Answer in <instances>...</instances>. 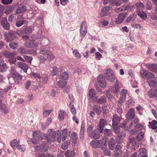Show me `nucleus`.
I'll return each instance as SVG.
<instances>
[{
    "instance_id": "1",
    "label": "nucleus",
    "mask_w": 157,
    "mask_h": 157,
    "mask_svg": "<svg viewBox=\"0 0 157 157\" xmlns=\"http://www.w3.org/2000/svg\"><path fill=\"white\" fill-rule=\"evenodd\" d=\"M105 75L106 79L111 82H114L116 78L115 71L110 69H108L105 71Z\"/></svg>"
},
{
    "instance_id": "2",
    "label": "nucleus",
    "mask_w": 157,
    "mask_h": 157,
    "mask_svg": "<svg viewBox=\"0 0 157 157\" xmlns=\"http://www.w3.org/2000/svg\"><path fill=\"white\" fill-rule=\"evenodd\" d=\"M47 134L45 137L48 142L51 143L56 141V132L55 131L52 129H50L48 130Z\"/></svg>"
},
{
    "instance_id": "3",
    "label": "nucleus",
    "mask_w": 157,
    "mask_h": 157,
    "mask_svg": "<svg viewBox=\"0 0 157 157\" xmlns=\"http://www.w3.org/2000/svg\"><path fill=\"white\" fill-rule=\"evenodd\" d=\"M140 75L143 78L147 79V82L148 81V80L153 79L155 77L153 74L146 70L141 71Z\"/></svg>"
},
{
    "instance_id": "4",
    "label": "nucleus",
    "mask_w": 157,
    "mask_h": 157,
    "mask_svg": "<svg viewBox=\"0 0 157 157\" xmlns=\"http://www.w3.org/2000/svg\"><path fill=\"white\" fill-rule=\"evenodd\" d=\"M40 53L44 55L46 57V59L49 61H51L55 58L53 55L47 49L42 48H41L40 52Z\"/></svg>"
},
{
    "instance_id": "5",
    "label": "nucleus",
    "mask_w": 157,
    "mask_h": 157,
    "mask_svg": "<svg viewBox=\"0 0 157 157\" xmlns=\"http://www.w3.org/2000/svg\"><path fill=\"white\" fill-rule=\"evenodd\" d=\"M86 23L85 21L82 22L80 26V36L82 37L81 40H82L83 38L85 36L87 33Z\"/></svg>"
},
{
    "instance_id": "6",
    "label": "nucleus",
    "mask_w": 157,
    "mask_h": 157,
    "mask_svg": "<svg viewBox=\"0 0 157 157\" xmlns=\"http://www.w3.org/2000/svg\"><path fill=\"white\" fill-rule=\"evenodd\" d=\"M4 36L5 40L8 42L13 40L16 37L14 34V32L12 31H10L8 33H5Z\"/></svg>"
},
{
    "instance_id": "7",
    "label": "nucleus",
    "mask_w": 157,
    "mask_h": 157,
    "mask_svg": "<svg viewBox=\"0 0 157 157\" xmlns=\"http://www.w3.org/2000/svg\"><path fill=\"white\" fill-rule=\"evenodd\" d=\"M34 148L36 151H46L48 149L47 145L45 142L39 146H35Z\"/></svg>"
},
{
    "instance_id": "8",
    "label": "nucleus",
    "mask_w": 157,
    "mask_h": 157,
    "mask_svg": "<svg viewBox=\"0 0 157 157\" xmlns=\"http://www.w3.org/2000/svg\"><path fill=\"white\" fill-rule=\"evenodd\" d=\"M90 146L94 148H99L102 146V141L101 140H93L90 143Z\"/></svg>"
},
{
    "instance_id": "9",
    "label": "nucleus",
    "mask_w": 157,
    "mask_h": 157,
    "mask_svg": "<svg viewBox=\"0 0 157 157\" xmlns=\"http://www.w3.org/2000/svg\"><path fill=\"white\" fill-rule=\"evenodd\" d=\"M98 84L102 88H105L106 87V83L105 78L103 77V75L99 76L98 78Z\"/></svg>"
},
{
    "instance_id": "10",
    "label": "nucleus",
    "mask_w": 157,
    "mask_h": 157,
    "mask_svg": "<svg viewBox=\"0 0 157 157\" xmlns=\"http://www.w3.org/2000/svg\"><path fill=\"white\" fill-rule=\"evenodd\" d=\"M123 119L119 117L117 114H115L113 116L112 118L113 124V125H118L122 122Z\"/></svg>"
},
{
    "instance_id": "11",
    "label": "nucleus",
    "mask_w": 157,
    "mask_h": 157,
    "mask_svg": "<svg viewBox=\"0 0 157 157\" xmlns=\"http://www.w3.org/2000/svg\"><path fill=\"white\" fill-rule=\"evenodd\" d=\"M121 147L119 145H116L114 151V157H120L122 154V151L121 150Z\"/></svg>"
},
{
    "instance_id": "12",
    "label": "nucleus",
    "mask_w": 157,
    "mask_h": 157,
    "mask_svg": "<svg viewBox=\"0 0 157 157\" xmlns=\"http://www.w3.org/2000/svg\"><path fill=\"white\" fill-rule=\"evenodd\" d=\"M1 25L3 27L7 30H9L10 25L6 18L2 17L1 20Z\"/></svg>"
},
{
    "instance_id": "13",
    "label": "nucleus",
    "mask_w": 157,
    "mask_h": 157,
    "mask_svg": "<svg viewBox=\"0 0 157 157\" xmlns=\"http://www.w3.org/2000/svg\"><path fill=\"white\" fill-rule=\"evenodd\" d=\"M16 65L18 67L23 69L25 72H26L28 67L26 64L21 62H18L16 63Z\"/></svg>"
},
{
    "instance_id": "14",
    "label": "nucleus",
    "mask_w": 157,
    "mask_h": 157,
    "mask_svg": "<svg viewBox=\"0 0 157 157\" xmlns=\"http://www.w3.org/2000/svg\"><path fill=\"white\" fill-rule=\"evenodd\" d=\"M27 10L26 6L22 5L18 7L15 11V14H18L25 12Z\"/></svg>"
},
{
    "instance_id": "15",
    "label": "nucleus",
    "mask_w": 157,
    "mask_h": 157,
    "mask_svg": "<svg viewBox=\"0 0 157 157\" xmlns=\"http://www.w3.org/2000/svg\"><path fill=\"white\" fill-rule=\"evenodd\" d=\"M126 116L127 120H130L133 119L134 117V109L131 108L129 109Z\"/></svg>"
},
{
    "instance_id": "16",
    "label": "nucleus",
    "mask_w": 157,
    "mask_h": 157,
    "mask_svg": "<svg viewBox=\"0 0 157 157\" xmlns=\"http://www.w3.org/2000/svg\"><path fill=\"white\" fill-rule=\"evenodd\" d=\"M125 19V15L123 13H119L115 20V22L117 24L121 23Z\"/></svg>"
},
{
    "instance_id": "17",
    "label": "nucleus",
    "mask_w": 157,
    "mask_h": 157,
    "mask_svg": "<svg viewBox=\"0 0 157 157\" xmlns=\"http://www.w3.org/2000/svg\"><path fill=\"white\" fill-rule=\"evenodd\" d=\"M136 142L135 138H134L131 136L129 137L128 141V144L129 145L131 144H132V148L133 151L136 150V149L134 147V144H136Z\"/></svg>"
},
{
    "instance_id": "18",
    "label": "nucleus",
    "mask_w": 157,
    "mask_h": 157,
    "mask_svg": "<svg viewBox=\"0 0 157 157\" xmlns=\"http://www.w3.org/2000/svg\"><path fill=\"white\" fill-rule=\"evenodd\" d=\"M116 144V142L114 139L111 138L109 140L108 143V145L109 149L110 150H113Z\"/></svg>"
},
{
    "instance_id": "19",
    "label": "nucleus",
    "mask_w": 157,
    "mask_h": 157,
    "mask_svg": "<svg viewBox=\"0 0 157 157\" xmlns=\"http://www.w3.org/2000/svg\"><path fill=\"white\" fill-rule=\"evenodd\" d=\"M149 86L151 87H154L157 86V79L155 77L150 80H148L147 82Z\"/></svg>"
},
{
    "instance_id": "20",
    "label": "nucleus",
    "mask_w": 157,
    "mask_h": 157,
    "mask_svg": "<svg viewBox=\"0 0 157 157\" xmlns=\"http://www.w3.org/2000/svg\"><path fill=\"white\" fill-rule=\"evenodd\" d=\"M7 70V66L2 60H0V71L4 72Z\"/></svg>"
},
{
    "instance_id": "21",
    "label": "nucleus",
    "mask_w": 157,
    "mask_h": 157,
    "mask_svg": "<svg viewBox=\"0 0 157 157\" xmlns=\"http://www.w3.org/2000/svg\"><path fill=\"white\" fill-rule=\"evenodd\" d=\"M89 97L91 100H95L96 98L95 92L93 89H90L89 92Z\"/></svg>"
},
{
    "instance_id": "22",
    "label": "nucleus",
    "mask_w": 157,
    "mask_h": 157,
    "mask_svg": "<svg viewBox=\"0 0 157 157\" xmlns=\"http://www.w3.org/2000/svg\"><path fill=\"white\" fill-rule=\"evenodd\" d=\"M89 135L90 137L93 139H99L100 138L98 132L96 131L95 129Z\"/></svg>"
},
{
    "instance_id": "23",
    "label": "nucleus",
    "mask_w": 157,
    "mask_h": 157,
    "mask_svg": "<svg viewBox=\"0 0 157 157\" xmlns=\"http://www.w3.org/2000/svg\"><path fill=\"white\" fill-rule=\"evenodd\" d=\"M99 131L100 133L102 132L105 126V121L104 119H101L99 121Z\"/></svg>"
},
{
    "instance_id": "24",
    "label": "nucleus",
    "mask_w": 157,
    "mask_h": 157,
    "mask_svg": "<svg viewBox=\"0 0 157 157\" xmlns=\"http://www.w3.org/2000/svg\"><path fill=\"white\" fill-rule=\"evenodd\" d=\"M33 137H36L40 140H41L42 139V135L38 131H35L33 132Z\"/></svg>"
},
{
    "instance_id": "25",
    "label": "nucleus",
    "mask_w": 157,
    "mask_h": 157,
    "mask_svg": "<svg viewBox=\"0 0 157 157\" xmlns=\"http://www.w3.org/2000/svg\"><path fill=\"white\" fill-rule=\"evenodd\" d=\"M95 101L99 104H105L106 102V98L105 96H101L100 98H96Z\"/></svg>"
},
{
    "instance_id": "26",
    "label": "nucleus",
    "mask_w": 157,
    "mask_h": 157,
    "mask_svg": "<svg viewBox=\"0 0 157 157\" xmlns=\"http://www.w3.org/2000/svg\"><path fill=\"white\" fill-rule=\"evenodd\" d=\"M25 47L29 48H33L36 46V44L33 41L27 42L24 44Z\"/></svg>"
},
{
    "instance_id": "27",
    "label": "nucleus",
    "mask_w": 157,
    "mask_h": 157,
    "mask_svg": "<svg viewBox=\"0 0 157 157\" xmlns=\"http://www.w3.org/2000/svg\"><path fill=\"white\" fill-rule=\"evenodd\" d=\"M147 68L150 70L155 72L156 71L157 64H150L147 66Z\"/></svg>"
},
{
    "instance_id": "28",
    "label": "nucleus",
    "mask_w": 157,
    "mask_h": 157,
    "mask_svg": "<svg viewBox=\"0 0 157 157\" xmlns=\"http://www.w3.org/2000/svg\"><path fill=\"white\" fill-rule=\"evenodd\" d=\"M111 8H112V7L110 6H107L103 8L101 11L103 14H101V16H103L104 15H105V14L109 11Z\"/></svg>"
},
{
    "instance_id": "29",
    "label": "nucleus",
    "mask_w": 157,
    "mask_h": 157,
    "mask_svg": "<svg viewBox=\"0 0 157 157\" xmlns=\"http://www.w3.org/2000/svg\"><path fill=\"white\" fill-rule=\"evenodd\" d=\"M10 48L13 49H15L18 46V43L17 42H10L9 43Z\"/></svg>"
},
{
    "instance_id": "30",
    "label": "nucleus",
    "mask_w": 157,
    "mask_h": 157,
    "mask_svg": "<svg viewBox=\"0 0 157 157\" xmlns=\"http://www.w3.org/2000/svg\"><path fill=\"white\" fill-rule=\"evenodd\" d=\"M3 54L4 56L8 58H12L14 57L13 53L6 51L3 52Z\"/></svg>"
},
{
    "instance_id": "31",
    "label": "nucleus",
    "mask_w": 157,
    "mask_h": 157,
    "mask_svg": "<svg viewBox=\"0 0 157 157\" xmlns=\"http://www.w3.org/2000/svg\"><path fill=\"white\" fill-rule=\"evenodd\" d=\"M75 155V152L72 151L67 150L65 153V155L66 157H73Z\"/></svg>"
},
{
    "instance_id": "32",
    "label": "nucleus",
    "mask_w": 157,
    "mask_h": 157,
    "mask_svg": "<svg viewBox=\"0 0 157 157\" xmlns=\"http://www.w3.org/2000/svg\"><path fill=\"white\" fill-rule=\"evenodd\" d=\"M135 6L136 7L138 12L142 10L144 8V5L143 3L141 2H137L136 3Z\"/></svg>"
},
{
    "instance_id": "33",
    "label": "nucleus",
    "mask_w": 157,
    "mask_h": 157,
    "mask_svg": "<svg viewBox=\"0 0 157 157\" xmlns=\"http://www.w3.org/2000/svg\"><path fill=\"white\" fill-rule=\"evenodd\" d=\"M58 118L60 120H63L66 114L65 111H60L58 112Z\"/></svg>"
},
{
    "instance_id": "34",
    "label": "nucleus",
    "mask_w": 157,
    "mask_h": 157,
    "mask_svg": "<svg viewBox=\"0 0 157 157\" xmlns=\"http://www.w3.org/2000/svg\"><path fill=\"white\" fill-rule=\"evenodd\" d=\"M149 127L152 129H156L157 128V121L155 120H153L151 122H149Z\"/></svg>"
},
{
    "instance_id": "35",
    "label": "nucleus",
    "mask_w": 157,
    "mask_h": 157,
    "mask_svg": "<svg viewBox=\"0 0 157 157\" xmlns=\"http://www.w3.org/2000/svg\"><path fill=\"white\" fill-rule=\"evenodd\" d=\"M124 107L123 105H117L116 106V111L117 113L120 116L123 112V108Z\"/></svg>"
},
{
    "instance_id": "36",
    "label": "nucleus",
    "mask_w": 157,
    "mask_h": 157,
    "mask_svg": "<svg viewBox=\"0 0 157 157\" xmlns=\"http://www.w3.org/2000/svg\"><path fill=\"white\" fill-rule=\"evenodd\" d=\"M110 4L113 6H119L121 5V3L119 2L118 0H110Z\"/></svg>"
},
{
    "instance_id": "37",
    "label": "nucleus",
    "mask_w": 157,
    "mask_h": 157,
    "mask_svg": "<svg viewBox=\"0 0 157 157\" xmlns=\"http://www.w3.org/2000/svg\"><path fill=\"white\" fill-rule=\"evenodd\" d=\"M155 90H151L148 92V95L150 97L154 98L157 97V94Z\"/></svg>"
},
{
    "instance_id": "38",
    "label": "nucleus",
    "mask_w": 157,
    "mask_h": 157,
    "mask_svg": "<svg viewBox=\"0 0 157 157\" xmlns=\"http://www.w3.org/2000/svg\"><path fill=\"white\" fill-rule=\"evenodd\" d=\"M147 154L146 150L144 148H142L139 150V153L138 154L139 157H141L142 155H145Z\"/></svg>"
},
{
    "instance_id": "39",
    "label": "nucleus",
    "mask_w": 157,
    "mask_h": 157,
    "mask_svg": "<svg viewBox=\"0 0 157 157\" xmlns=\"http://www.w3.org/2000/svg\"><path fill=\"white\" fill-rule=\"evenodd\" d=\"M56 141L58 142H60L62 139V135L61 132L60 130H58L56 131Z\"/></svg>"
},
{
    "instance_id": "40",
    "label": "nucleus",
    "mask_w": 157,
    "mask_h": 157,
    "mask_svg": "<svg viewBox=\"0 0 157 157\" xmlns=\"http://www.w3.org/2000/svg\"><path fill=\"white\" fill-rule=\"evenodd\" d=\"M62 140L63 141L65 140L67 138V136L68 132L67 129H65L62 131Z\"/></svg>"
},
{
    "instance_id": "41",
    "label": "nucleus",
    "mask_w": 157,
    "mask_h": 157,
    "mask_svg": "<svg viewBox=\"0 0 157 157\" xmlns=\"http://www.w3.org/2000/svg\"><path fill=\"white\" fill-rule=\"evenodd\" d=\"M18 52L21 54H27L28 51L24 47H20L17 50Z\"/></svg>"
},
{
    "instance_id": "42",
    "label": "nucleus",
    "mask_w": 157,
    "mask_h": 157,
    "mask_svg": "<svg viewBox=\"0 0 157 157\" xmlns=\"http://www.w3.org/2000/svg\"><path fill=\"white\" fill-rule=\"evenodd\" d=\"M138 15L142 19H147V16L145 13L143 11H140L138 12Z\"/></svg>"
},
{
    "instance_id": "43",
    "label": "nucleus",
    "mask_w": 157,
    "mask_h": 157,
    "mask_svg": "<svg viewBox=\"0 0 157 157\" xmlns=\"http://www.w3.org/2000/svg\"><path fill=\"white\" fill-rule=\"evenodd\" d=\"M136 15L135 14H133L129 16L126 19L127 22H129L135 20Z\"/></svg>"
},
{
    "instance_id": "44",
    "label": "nucleus",
    "mask_w": 157,
    "mask_h": 157,
    "mask_svg": "<svg viewBox=\"0 0 157 157\" xmlns=\"http://www.w3.org/2000/svg\"><path fill=\"white\" fill-rule=\"evenodd\" d=\"M26 21L25 20H18L16 23V26L19 27L22 25L26 23Z\"/></svg>"
},
{
    "instance_id": "45",
    "label": "nucleus",
    "mask_w": 157,
    "mask_h": 157,
    "mask_svg": "<svg viewBox=\"0 0 157 157\" xmlns=\"http://www.w3.org/2000/svg\"><path fill=\"white\" fill-rule=\"evenodd\" d=\"M144 132H141L138 133L136 137V140L138 141H140L142 140L144 137Z\"/></svg>"
},
{
    "instance_id": "46",
    "label": "nucleus",
    "mask_w": 157,
    "mask_h": 157,
    "mask_svg": "<svg viewBox=\"0 0 157 157\" xmlns=\"http://www.w3.org/2000/svg\"><path fill=\"white\" fill-rule=\"evenodd\" d=\"M12 76L13 78L15 79L21 80L22 79V76L20 75L18 72L14 74Z\"/></svg>"
},
{
    "instance_id": "47",
    "label": "nucleus",
    "mask_w": 157,
    "mask_h": 157,
    "mask_svg": "<svg viewBox=\"0 0 157 157\" xmlns=\"http://www.w3.org/2000/svg\"><path fill=\"white\" fill-rule=\"evenodd\" d=\"M68 76L67 73L66 72H64L60 75V78L61 79L65 80L68 78Z\"/></svg>"
},
{
    "instance_id": "48",
    "label": "nucleus",
    "mask_w": 157,
    "mask_h": 157,
    "mask_svg": "<svg viewBox=\"0 0 157 157\" xmlns=\"http://www.w3.org/2000/svg\"><path fill=\"white\" fill-rule=\"evenodd\" d=\"M22 56L24 57L25 60L27 62L30 63H31L32 60L33 59V58L31 57L25 55H22Z\"/></svg>"
},
{
    "instance_id": "49",
    "label": "nucleus",
    "mask_w": 157,
    "mask_h": 157,
    "mask_svg": "<svg viewBox=\"0 0 157 157\" xmlns=\"http://www.w3.org/2000/svg\"><path fill=\"white\" fill-rule=\"evenodd\" d=\"M17 148L18 150L21 152L24 151L26 149L25 146L23 145H18L17 146Z\"/></svg>"
},
{
    "instance_id": "50",
    "label": "nucleus",
    "mask_w": 157,
    "mask_h": 157,
    "mask_svg": "<svg viewBox=\"0 0 157 157\" xmlns=\"http://www.w3.org/2000/svg\"><path fill=\"white\" fill-rule=\"evenodd\" d=\"M127 94V91L125 89H123L121 92L120 97L123 98L125 99L126 95Z\"/></svg>"
},
{
    "instance_id": "51",
    "label": "nucleus",
    "mask_w": 157,
    "mask_h": 157,
    "mask_svg": "<svg viewBox=\"0 0 157 157\" xmlns=\"http://www.w3.org/2000/svg\"><path fill=\"white\" fill-rule=\"evenodd\" d=\"M67 82L65 81L59 80L58 82V86L61 87L63 88L66 85Z\"/></svg>"
},
{
    "instance_id": "52",
    "label": "nucleus",
    "mask_w": 157,
    "mask_h": 157,
    "mask_svg": "<svg viewBox=\"0 0 157 157\" xmlns=\"http://www.w3.org/2000/svg\"><path fill=\"white\" fill-rule=\"evenodd\" d=\"M104 133L105 136H110L112 134V131L110 129H105L104 131Z\"/></svg>"
},
{
    "instance_id": "53",
    "label": "nucleus",
    "mask_w": 157,
    "mask_h": 157,
    "mask_svg": "<svg viewBox=\"0 0 157 157\" xmlns=\"http://www.w3.org/2000/svg\"><path fill=\"white\" fill-rule=\"evenodd\" d=\"M73 53L75 57L78 58H81V55L77 50H73Z\"/></svg>"
},
{
    "instance_id": "54",
    "label": "nucleus",
    "mask_w": 157,
    "mask_h": 157,
    "mask_svg": "<svg viewBox=\"0 0 157 157\" xmlns=\"http://www.w3.org/2000/svg\"><path fill=\"white\" fill-rule=\"evenodd\" d=\"M17 140L16 139H14L12 140L10 143V145L11 146L13 149H15V146H17V145L16 144Z\"/></svg>"
},
{
    "instance_id": "55",
    "label": "nucleus",
    "mask_w": 157,
    "mask_h": 157,
    "mask_svg": "<svg viewBox=\"0 0 157 157\" xmlns=\"http://www.w3.org/2000/svg\"><path fill=\"white\" fill-rule=\"evenodd\" d=\"M84 130L85 128L84 127H82V126L80 130V138L82 139H83Z\"/></svg>"
},
{
    "instance_id": "56",
    "label": "nucleus",
    "mask_w": 157,
    "mask_h": 157,
    "mask_svg": "<svg viewBox=\"0 0 157 157\" xmlns=\"http://www.w3.org/2000/svg\"><path fill=\"white\" fill-rule=\"evenodd\" d=\"M58 69L56 66L53 67L51 71V75L52 76L56 75L57 73Z\"/></svg>"
},
{
    "instance_id": "57",
    "label": "nucleus",
    "mask_w": 157,
    "mask_h": 157,
    "mask_svg": "<svg viewBox=\"0 0 157 157\" xmlns=\"http://www.w3.org/2000/svg\"><path fill=\"white\" fill-rule=\"evenodd\" d=\"M71 138L73 142L75 141L78 138L77 133L74 132H72L71 134Z\"/></svg>"
},
{
    "instance_id": "58",
    "label": "nucleus",
    "mask_w": 157,
    "mask_h": 157,
    "mask_svg": "<svg viewBox=\"0 0 157 157\" xmlns=\"http://www.w3.org/2000/svg\"><path fill=\"white\" fill-rule=\"evenodd\" d=\"M131 25L132 27L134 28L139 29H140L142 28V27L140 25L138 24L135 23H132L131 24Z\"/></svg>"
},
{
    "instance_id": "59",
    "label": "nucleus",
    "mask_w": 157,
    "mask_h": 157,
    "mask_svg": "<svg viewBox=\"0 0 157 157\" xmlns=\"http://www.w3.org/2000/svg\"><path fill=\"white\" fill-rule=\"evenodd\" d=\"M10 72L11 75L13 76V75H14V74H15L18 72L15 69V67L13 66L11 67Z\"/></svg>"
},
{
    "instance_id": "60",
    "label": "nucleus",
    "mask_w": 157,
    "mask_h": 157,
    "mask_svg": "<svg viewBox=\"0 0 157 157\" xmlns=\"http://www.w3.org/2000/svg\"><path fill=\"white\" fill-rule=\"evenodd\" d=\"M24 31L26 34H29L32 31V29L31 27H28L24 29Z\"/></svg>"
},
{
    "instance_id": "61",
    "label": "nucleus",
    "mask_w": 157,
    "mask_h": 157,
    "mask_svg": "<svg viewBox=\"0 0 157 157\" xmlns=\"http://www.w3.org/2000/svg\"><path fill=\"white\" fill-rule=\"evenodd\" d=\"M125 99L120 97L118 101V104L117 105H123V104L124 102Z\"/></svg>"
},
{
    "instance_id": "62",
    "label": "nucleus",
    "mask_w": 157,
    "mask_h": 157,
    "mask_svg": "<svg viewBox=\"0 0 157 157\" xmlns=\"http://www.w3.org/2000/svg\"><path fill=\"white\" fill-rule=\"evenodd\" d=\"M68 145V142L66 141L64 142L63 144L61 146V148L63 149H66L67 148Z\"/></svg>"
},
{
    "instance_id": "63",
    "label": "nucleus",
    "mask_w": 157,
    "mask_h": 157,
    "mask_svg": "<svg viewBox=\"0 0 157 157\" xmlns=\"http://www.w3.org/2000/svg\"><path fill=\"white\" fill-rule=\"evenodd\" d=\"M112 126L116 134L118 133L119 131V128L118 127V125L112 124Z\"/></svg>"
},
{
    "instance_id": "64",
    "label": "nucleus",
    "mask_w": 157,
    "mask_h": 157,
    "mask_svg": "<svg viewBox=\"0 0 157 157\" xmlns=\"http://www.w3.org/2000/svg\"><path fill=\"white\" fill-rule=\"evenodd\" d=\"M41 63L45 62L46 60V58L42 56H40L38 57Z\"/></svg>"
}]
</instances>
